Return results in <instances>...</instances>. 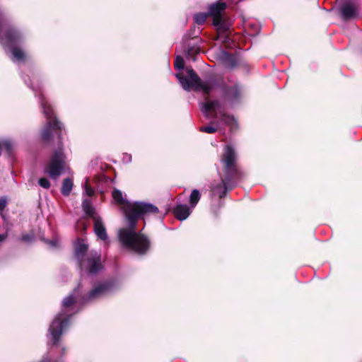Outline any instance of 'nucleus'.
Returning a JSON list of instances; mask_svg holds the SVG:
<instances>
[{
    "instance_id": "obj_1",
    "label": "nucleus",
    "mask_w": 362,
    "mask_h": 362,
    "mask_svg": "<svg viewBox=\"0 0 362 362\" xmlns=\"http://www.w3.org/2000/svg\"><path fill=\"white\" fill-rule=\"evenodd\" d=\"M115 202L122 206L127 227L118 231V238L122 246L137 255H146L151 248V240L141 231L136 232L139 220L145 216L158 214V208L144 202H129L123 197L122 192L115 189L112 192Z\"/></svg>"
},
{
    "instance_id": "obj_2",
    "label": "nucleus",
    "mask_w": 362,
    "mask_h": 362,
    "mask_svg": "<svg viewBox=\"0 0 362 362\" xmlns=\"http://www.w3.org/2000/svg\"><path fill=\"white\" fill-rule=\"evenodd\" d=\"M223 165V176L218 183H212L210 186L213 196L223 198L228 191L235 188L242 179L243 173L238 165L237 154L230 145H226L221 156Z\"/></svg>"
},
{
    "instance_id": "obj_3",
    "label": "nucleus",
    "mask_w": 362,
    "mask_h": 362,
    "mask_svg": "<svg viewBox=\"0 0 362 362\" xmlns=\"http://www.w3.org/2000/svg\"><path fill=\"white\" fill-rule=\"evenodd\" d=\"M79 286L80 284L71 294L63 299L61 311L55 316L49 325L48 331L51 335L53 345H57L59 342L64 331L70 325L71 317L76 313L73 310L76 303L75 293Z\"/></svg>"
},
{
    "instance_id": "obj_4",
    "label": "nucleus",
    "mask_w": 362,
    "mask_h": 362,
    "mask_svg": "<svg viewBox=\"0 0 362 362\" xmlns=\"http://www.w3.org/2000/svg\"><path fill=\"white\" fill-rule=\"evenodd\" d=\"M43 113L47 119V122L40 132V139L44 144L53 143L54 138L62 136L65 132L63 124L56 117L51 105L42 96L40 100Z\"/></svg>"
},
{
    "instance_id": "obj_5",
    "label": "nucleus",
    "mask_w": 362,
    "mask_h": 362,
    "mask_svg": "<svg viewBox=\"0 0 362 362\" xmlns=\"http://www.w3.org/2000/svg\"><path fill=\"white\" fill-rule=\"evenodd\" d=\"M55 147L50 158L45 165L44 172L52 180H57L64 172L66 165V156L64 151L62 136L54 138L53 143L45 144Z\"/></svg>"
},
{
    "instance_id": "obj_6",
    "label": "nucleus",
    "mask_w": 362,
    "mask_h": 362,
    "mask_svg": "<svg viewBox=\"0 0 362 362\" xmlns=\"http://www.w3.org/2000/svg\"><path fill=\"white\" fill-rule=\"evenodd\" d=\"M187 76L183 74H177L176 77L179 80L182 88L186 90L194 89L196 91L202 90L205 95H209L214 89V83L210 81H202L195 71L191 67L186 69Z\"/></svg>"
},
{
    "instance_id": "obj_7",
    "label": "nucleus",
    "mask_w": 362,
    "mask_h": 362,
    "mask_svg": "<svg viewBox=\"0 0 362 362\" xmlns=\"http://www.w3.org/2000/svg\"><path fill=\"white\" fill-rule=\"evenodd\" d=\"M227 109L226 103H221L218 100H213L202 104V110L204 113L211 111H219L220 120L231 129L238 127V123L233 116L227 114L225 111Z\"/></svg>"
},
{
    "instance_id": "obj_8",
    "label": "nucleus",
    "mask_w": 362,
    "mask_h": 362,
    "mask_svg": "<svg viewBox=\"0 0 362 362\" xmlns=\"http://www.w3.org/2000/svg\"><path fill=\"white\" fill-rule=\"evenodd\" d=\"M78 267L81 273L86 272L89 275L97 274L103 269L100 255L96 252H91L85 259L80 260Z\"/></svg>"
},
{
    "instance_id": "obj_9",
    "label": "nucleus",
    "mask_w": 362,
    "mask_h": 362,
    "mask_svg": "<svg viewBox=\"0 0 362 362\" xmlns=\"http://www.w3.org/2000/svg\"><path fill=\"white\" fill-rule=\"evenodd\" d=\"M23 41V35L16 28L8 25L5 28L4 35L1 37L2 45L8 48L19 45Z\"/></svg>"
},
{
    "instance_id": "obj_10",
    "label": "nucleus",
    "mask_w": 362,
    "mask_h": 362,
    "mask_svg": "<svg viewBox=\"0 0 362 362\" xmlns=\"http://www.w3.org/2000/svg\"><path fill=\"white\" fill-rule=\"evenodd\" d=\"M224 102L226 106L232 107L235 103H239L242 98V90L239 84L232 86H226L223 89Z\"/></svg>"
},
{
    "instance_id": "obj_11",
    "label": "nucleus",
    "mask_w": 362,
    "mask_h": 362,
    "mask_svg": "<svg viewBox=\"0 0 362 362\" xmlns=\"http://www.w3.org/2000/svg\"><path fill=\"white\" fill-rule=\"evenodd\" d=\"M111 288V284L107 282L101 283L94 286L89 293L82 297L83 303L95 299L105 294Z\"/></svg>"
},
{
    "instance_id": "obj_12",
    "label": "nucleus",
    "mask_w": 362,
    "mask_h": 362,
    "mask_svg": "<svg viewBox=\"0 0 362 362\" xmlns=\"http://www.w3.org/2000/svg\"><path fill=\"white\" fill-rule=\"evenodd\" d=\"M340 13L344 21L353 20L358 16V6L352 2H346L341 6Z\"/></svg>"
},
{
    "instance_id": "obj_13",
    "label": "nucleus",
    "mask_w": 362,
    "mask_h": 362,
    "mask_svg": "<svg viewBox=\"0 0 362 362\" xmlns=\"http://www.w3.org/2000/svg\"><path fill=\"white\" fill-rule=\"evenodd\" d=\"M226 8V4L224 2L217 1L209 7L208 13L209 16L213 18V25H216L220 23L221 18H222V12Z\"/></svg>"
},
{
    "instance_id": "obj_14",
    "label": "nucleus",
    "mask_w": 362,
    "mask_h": 362,
    "mask_svg": "<svg viewBox=\"0 0 362 362\" xmlns=\"http://www.w3.org/2000/svg\"><path fill=\"white\" fill-rule=\"evenodd\" d=\"M93 230L98 238L101 240H106L107 239V233L106 228L101 218H95L93 221Z\"/></svg>"
},
{
    "instance_id": "obj_15",
    "label": "nucleus",
    "mask_w": 362,
    "mask_h": 362,
    "mask_svg": "<svg viewBox=\"0 0 362 362\" xmlns=\"http://www.w3.org/2000/svg\"><path fill=\"white\" fill-rule=\"evenodd\" d=\"M88 249V245L83 243L82 239H78L74 248V255L78 263L80 262V260L85 259Z\"/></svg>"
},
{
    "instance_id": "obj_16",
    "label": "nucleus",
    "mask_w": 362,
    "mask_h": 362,
    "mask_svg": "<svg viewBox=\"0 0 362 362\" xmlns=\"http://www.w3.org/2000/svg\"><path fill=\"white\" fill-rule=\"evenodd\" d=\"M189 207L186 204H177L173 209L175 217L179 221H184L190 215Z\"/></svg>"
},
{
    "instance_id": "obj_17",
    "label": "nucleus",
    "mask_w": 362,
    "mask_h": 362,
    "mask_svg": "<svg viewBox=\"0 0 362 362\" xmlns=\"http://www.w3.org/2000/svg\"><path fill=\"white\" fill-rule=\"evenodd\" d=\"M184 48L186 57L195 59V57L200 52V47L197 44L191 45L189 42L185 40Z\"/></svg>"
},
{
    "instance_id": "obj_18",
    "label": "nucleus",
    "mask_w": 362,
    "mask_h": 362,
    "mask_svg": "<svg viewBox=\"0 0 362 362\" xmlns=\"http://www.w3.org/2000/svg\"><path fill=\"white\" fill-rule=\"evenodd\" d=\"M82 207L86 215L95 221V218H100L95 215V209L89 199H84L82 203Z\"/></svg>"
},
{
    "instance_id": "obj_19",
    "label": "nucleus",
    "mask_w": 362,
    "mask_h": 362,
    "mask_svg": "<svg viewBox=\"0 0 362 362\" xmlns=\"http://www.w3.org/2000/svg\"><path fill=\"white\" fill-rule=\"evenodd\" d=\"M223 63L226 68L233 69L238 64V59L235 56L232 55L228 52L224 53Z\"/></svg>"
},
{
    "instance_id": "obj_20",
    "label": "nucleus",
    "mask_w": 362,
    "mask_h": 362,
    "mask_svg": "<svg viewBox=\"0 0 362 362\" xmlns=\"http://www.w3.org/2000/svg\"><path fill=\"white\" fill-rule=\"evenodd\" d=\"M74 186V182L71 178L67 177L64 179L61 188V193L62 195L67 197L70 194Z\"/></svg>"
},
{
    "instance_id": "obj_21",
    "label": "nucleus",
    "mask_w": 362,
    "mask_h": 362,
    "mask_svg": "<svg viewBox=\"0 0 362 362\" xmlns=\"http://www.w3.org/2000/svg\"><path fill=\"white\" fill-rule=\"evenodd\" d=\"M10 51L13 55V59L17 61H25L26 59V54L25 52L18 47L14 46L13 47L9 48Z\"/></svg>"
},
{
    "instance_id": "obj_22",
    "label": "nucleus",
    "mask_w": 362,
    "mask_h": 362,
    "mask_svg": "<svg viewBox=\"0 0 362 362\" xmlns=\"http://www.w3.org/2000/svg\"><path fill=\"white\" fill-rule=\"evenodd\" d=\"M201 198L200 192L198 189H193L189 196V203L192 208H194Z\"/></svg>"
},
{
    "instance_id": "obj_23",
    "label": "nucleus",
    "mask_w": 362,
    "mask_h": 362,
    "mask_svg": "<svg viewBox=\"0 0 362 362\" xmlns=\"http://www.w3.org/2000/svg\"><path fill=\"white\" fill-rule=\"evenodd\" d=\"M199 33V30L196 33L195 27L191 28L189 33L183 37V42H185V40H186L187 42H189V40H195L197 42L200 41L201 39L198 36Z\"/></svg>"
},
{
    "instance_id": "obj_24",
    "label": "nucleus",
    "mask_w": 362,
    "mask_h": 362,
    "mask_svg": "<svg viewBox=\"0 0 362 362\" xmlns=\"http://www.w3.org/2000/svg\"><path fill=\"white\" fill-rule=\"evenodd\" d=\"M209 16V15L208 13H196L194 16V23L199 25H202L206 22V21Z\"/></svg>"
},
{
    "instance_id": "obj_25",
    "label": "nucleus",
    "mask_w": 362,
    "mask_h": 362,
    "mask_svg": "<svg viewBox=\"0 0 362 362\" xmlns=\"http://www.w3.org/2000/svg\"><path fill=\"white\" fill-rule=\"evenodd\" d=\"M214 25L216 27L217 31L218 33H226L229 29L228 25L223 19V18H221L220 23Z\"/></svg>"
},
{
    "instance_id": "obj_26",
    "label": "nucleus",
    "mask_w": 362,
    "mask_h": 362,
    "mask_svg": "<svg viewBox=\"0 0 362 362\" xmlns=\"http://www.w3.org/2000/svg\"><path fill=\"white\" fill-rule=\"evenodd\" d=\"M176 69H182L185 66V61L182 57H177L174 64Z\"/></svg>"
},
{
    "instance_id": "obj_27",
    "label": "nucleus",
    "mask_w": 362,
    "mask_h": 362,
    "mask_svg": "<svg viewBox=\"0 0 362 362\" xmlns=\"http://www.w3.org/2000/svg\"><path fill=\"white\" fill-rule=\"evenodd\" d=\"M199 131L207 134H214L216 132L217 129L211 126H202L199 127Z\"/></svg>"
},
{
    "instance_id": "obj_28",
    "label": "nucleus",
    "mask_w": 362,
    "mask_h": 362,
    "mask_svg": "<svg viewBox=\"0 0 362 362\" xmlns=\"http://www.w3.org/2000/svg\"><path fill=\"white\" fill-rule=\"evenodd\" d=\"M38 184L40 187L45 189H49L51 186L50 182L46 177H41L38 180Z\"/></svg>"
},
{
    "instance_id": "obj_29",
    "label": "nucleus",
    "mask_w": 362,
    "mask_h": 362,
    "mask_svg": "<svg viewBox=\"0 0 362 362\" xmlns=\"http://www.w3.org/2000/svg\"><path fill=\"white\" fill-rule=\"evenodd\" d=\"M85 192L88 197H92L94 194V189L90 186L88 183V179H86L85 185Z\"/></svg>"
},
{
    "instance_id": "obj_30",
    "label": "nucleus",
    "mask_w": 362,
    "mask_h": 362,
    "mask_svg": "<svg viewBox=\"0 0 362 362\" xmlns=\"http://www.w3.org/2000/svg\"><path fill=\"white\" fill-rule=\"evenodd\" d=\"M88 224L82 221H78L76 223V227L81 231H86L88 228Z\"/></svg>"
},
{
    "instance_id": "obj_31",
    "label": "nucleus",
    "mask_w": 362,
    "mask_h": 362,
    "mask_svg": "<svg viewBox=\"0 0 362 362\" xmlns=\"http://www.w3.org/2000/svg\"><path fill=\"white\" fill-rule=\"evenodd\" d=\"M34 239V236L33 234H23L21 236V240L23 242H31Z\"/></svg>"
},
{
    "instance_id": "obj_32",
    "label": "nucleus",
    "mask_w": 362,
    "mask_h": 362,
    "mask_svg": "<svg viewBox=\"0 0 362 362\" xmlns=\"http://www.w3.org/2000/svg\"><path fill=\"white\" fill-rule=\"evenodd\" d=\"M2 145V148H4L8 153H10L11 151V144L8 141H5L4 142H0Z\"/></svg>"
},
{
    "instance_id": "obj_33",
    "label": "nucleus",
    "mask_w": 362,
    "mask_h": 362,
    "mask_svg": "<svg viewBox=\"0 0 362 362\" xmlns=\"http://www.w3.org/2000/svg\"><path fill=\"white\" fill-rule=\"evenodd\" d=\"M7 202L4 198H0V211H3L6 207Z\"/></svg>"
},
{
    "instance_id": "obj_34",
    "label": "nucleus",
    "mask_w": 362,
    "mask_h": 362,
    "mask_svg": "<svg viewBox=\"0 0 362 362\" xmlns=\"http://www.w3.org/2000/svg\"><path fill=\"white\" fill-rule=\"evenodd\" d=\"M6 239V235L0 234V243Z\"/></svg>"
},
{
    "instance_id": "obj_35",
    "label": "nucleus",
    "mask_w": 362,
    "mask_h": 362,
    "mask_svg": "<svg viewBox=\"0 0 362 362\" xmlns=\"http://www.w3.org/2000/svg\"><path fill=\"white\" fill-rule=\"evenodd\" d=\"M49 244L52 245V246H55L56 245V242L54 241V240H51V241H49Z\"/></svg>"
}]
</instances>
